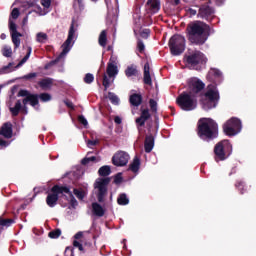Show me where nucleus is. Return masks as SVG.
Listing matches in <instances>:
<instances>
[{
  "instance_id": "49",
  "label": "nucleus",
  "mask_w": 256,
  "mask_h": 256,
  "mask_svg": "<svg viewBox=\"0 0 256 256\" xmlns=\"http://www.w3.org/2000/svg\"><path fill=\"white\" fill-rule=\"evenodd\" d=\"M87 145H88V147H93V146L97 145V140H88Z\"/></svg>"
},
{
  "instance_id": "56",
  "label": "nucleus",
  "mask_w": 256,
  "mask_h": 256,
  "mask_svg": "<svg viewBox=\"0 0 256 256\" xmlns=\"http://www.w3.org/2000/svg\"><path fill=\"white\" fill-rule=\"evenodd\" d=\"M225 0H216L217 5H221Z\"/></svg>"
},
{
  "instance_id": "21",
  "label": "nucleus",
  "mask_w": 256,
  "mask_h": 256,
  "mask_svg": "<svg viewBox=\"0 0 256 256\" xmlns=\"http://www.w3.org/2000/svg\"><path fill=\"white\" fill-rule=\"evenodd\" d=\"M200 17H202V19H205V17H209V15H213V9L209 8L208 5H202L200 10H199V14Z\"/></svg>"
},
{
  "instance_id": "36",
  "label": "nucleus",
  "mask_w": 256,
  "mask_h": 256,
  "mask_svg": "<svg viewBox=\"0 0 256 256\" xmlns=\"http://www.w3.org/2000/svg\"><path fill=\"white\" fill-rule=\"evenodd\" d=\"M74 195H76L78 199H83L87 195V191L74 189Z\"/></svg>"
},
{
  "instance_id": "45",
  "label": "nucleus",
  "mask_w": 256,
  "mask_h": 256,
  "mask_svg": "<svg viewBox=\"0 0 256 256\" xmlns=\"http://www.w3.org/2000/svg\"><path fill=\"white\" fill-rule=\"evenodd\" d=\"M122 181H123V176H121V174H118L115 176L114 182L116 183V185H119V183H121Z\"/></svg>"
},
{
  "instance_id": "57",
  "label": "nucleus",
  "mask_w": 256,
  "mask_h": 256,
  "mask_svg": "<svg viewBox=\"0 0 256 256\" xmlns=\"http://www.w3.org/2000/svg\"><path fill=\"white\" fill-rule=\"evenodd\" d=\"M180 1H181V0H174V2H175L176 5H179Z\"/></svg>"
},
{
  "instance_id": "31",
  "label": "nucleus",
  "mask_w": 256,
  "mask_h": 256,
  "mask_svg": "<svg viewBox=\"0 0 256 256\" xmlns=\"http://www.w3.org/2000/svg\"><path fill=\"white\" fill-rule=\"evenodd\" d=\"M2 55L4 57H11L13 55V49L10 46H4L2 48Z\"/></svg>"
},
{
  "instance_id": "47",
  "label": "nucleus",
  "mask_w": 256,
  "mask_h": 256,
  "mask_svg": "<svg viewBox=\"0 0 256 256\" xmlns=\"http://www.w3.org/2000/svg\"><path fill=\"white\" fill-rule=\"evenodd\" d=\"M149 29H145L141 32V37H143L144 39H147V37H149Z\"/></svg>"
},
{
  "instance_id": "12",
  "label": "nucleus",
  "mask_w": 256,
  "mask_h": 256,
  "mask_svg": "<svg viewBox=\"0 0 256 256\" xmlns=\"http://www.w3.org/2000/svg\"><path fill=\"white\" fill-rule=\"evenodd\" d=\"M74 39H75V28H73V24H72L68 33V38L62 45V52L56 61H59V59H63V57H65V55H67V53L71 51V47H73Z\"/></svg>"
},
{
  "instance_id": "2",
  "label": "nucleus",
  "mask_w": 256,
  "mask_h": 256,
  "mask_svg": "<svg viewBox=\"0 0 256 256\" xmlns=\"http://www.w3.org/2000/svg\"><path fill=\"white\" fill-rule=\"evenodd\" d=\"M207 25L203 22H193L188 27V39L196 45H203L207 41Z\"/></svg>"
},
{
  "instance_id": "44",
  "label": "nucleus",
  "mask_w": 256,
  "mask_h": 256,
  "mask_svg": "<svg viewBox=\"0 0 256 256\" xmlns=\"http://www.w3.org/2000/svg\"><path fill=\"white\" fill-rule=\"evenodd\" d=\"M78 121L84 125V127H87V125H89V123L87 122V119H85L83 116H79Z\"/></svg>"
},
{
  "instance_id": "6",
  "label": "nucleus",
  "mask_w": 256,
  "mask_h": 256,
  "mask_svg": "<svg viewBox=\"0 0 256 256\" xmlns=\"http://www.w3.org/2000/svg\"><path fill=\"white\" fill-rule=\"evenodd\" d=\"M177 103L183 111H193V109L197 107V99H195V95L189 92L182 93L177 98Z\"/></svg>"
},
{
  "instance_id": "58",
  "label": "nucleus",
  "mask_w": 256,
  "mask_h": 256,
  "mask_svg": "<svg viewBox=\"0 0 256 256\" xmlns=\"http://www.w3.org/2000/svg\"><path fill=\"white\" fill-rule=\"evenodd\" d=\"M23 23H24V25H25V23H27V17L24 18Z\"/></svg>"
},
{
  "instance_id": "35",
  "label": "nucleus",
  "mask_w": 256,
  "mask_h": 256,
  "mask_svg": "<svg viewBox=\"0 0 256 256\" xmlns=\"http://www.w3.org/2000/svg\"><path fill=\"white\" fill-rule=\"evenodd\" d=\"M118 204L119 205H128L129 204V199L125 194H122L118 197Z\"/></svg>"
},
{
  "instance_id": "32",
  "label": "nucleus",
  "mask_w": 256,
  "mask_h": 256,
  "mask_svg": "<svg viewBox=\"0 0 256 256\" xmlns=\"http://www.w3.org/2000/svg\"><path fill=\"white\" fill-rule=\"evenodd\" d=\"M36 41L38 43H45L47 41V35L43 32L36 34Z\"/></svg>"
},
{
  "instance_id": "25",
  "label": "nucleus",
  "mask_w": 256,
  "mask_h": 256,
  "mask_svg": "<svg viewBox=\"0 0 256 256\" xmlns=\"http://www.w3.org/2000/svg\"><path fill=\"white\" fill-rule=\"evenodd\" d=\"M41 5L44 7V9L41 10V8H38L37 13L39 15H47V9L51 7V0H41Z\"/></svg>"
},
{
  "instance_id": "39",
  "label": "nucleus",
  "mask_w": 256,
  "mask_h": 256,
  "mask_svg": "<svg viewBox=\"0 0 256 256\" xmlns=\"http://www.w3.org/2000/svg\"><path fill=\"white\" fill-rule=\"evenodd\" d=\"M48 235H49L50 239H57V238L61 237V230L51 231V232H49Z\"/></svg>"
},
{
  "instance_id": "34",
  "label": "nucleus",
  "mask_w": 256,
  "mask_h": 256,
  "mask_svg": "<svg viewBox=\"0 0 256 256\" xmlns=\"http://www.w3.org/2000/svg\"><path fill=\"white\" fill-rule=\"evenodd\" d=\"M108 99L114 105H119V97H117V95H115L114 93H108Z\"/></svg>"
},
{
  "instance_id": "30",
  "label": "nucleus",
  "mask_w": 256,
  "mask_h": 256,
  "mask_svg": "<svg viewBox=\"0 0 256 256\" xmlns=\"http://www.w3.org/2000/svg\"><path fill=\"white\" fill-rule=\"evenodd\" d=\"M99 175L101 177H107V175H111V167L109 166H102L99 171H98Z\"/></svg>"
},
{
  "instance_id": "33",
  "label": "nucleus",
  "mask_w": 256,
  "mask_h": 256,
  "mask_svg": "<svg viewBox=\"0 0 256 256\" xmlns=\"http://www.w3.org/2000/svg\"><path fill=\"white\" fill-rule=\"evenodd\" d=\"M52 81L51 79H44L42 81H40V87H42V89H49V87H51L52 85Z\"/></svg>"
},
{
  "instance_id": "3",
  "label": "nucleus",
  "mask_w": 256,
  "mask_h": 256,
  "mask_svg": "<svg viewBox=\"0 0 256 256\" xmlns=\"http://www.w3.org/2000/svg\"><path fill=\"white\" fill-rule=\"evenodd\" d=\"M198 135L204 141L217 137V123L209 118H203L199 121Z\"/></svg>"
},
{
  "instance_id": "50",
  "label": "nucleus",
  "mask_w": 256,
  "mask_h": 256,
  "mask_svg": "<svg viewBox=\"0 0 256 256\" xmlns=\"http://www.w3.org/2000/svg\"><path fill=\"white\" fill-rule=\"evenodd\" d=\"M114 121H115V123H116L117 125H121V118H120L119 116H116V117L114 118Z\"/></svg>"
},
{
  "instance_id": "52",
  "label": "nucleus",
  "mask_w": 256,
  "mask_h": 256,
  "mask_svg": "<svg viewBox=\"0 0 256 256\" xmlns=\"http://www.w3.org/2000/svg\"><path fill=\"white\" fill-rule=\"evenodd\" d=\"M0 146L7 147V142L0 140Z\"/></svg>"
},
{
  "instance_id": "53",
  "label": "nucleus",
  "mask_w": 256,
  "mask_h": 256,
  "mask_svg": "<svg viewBox=\"0 0 256 256\" xmlns=\"http://www.w3.org/2000/svg\"><path fill=\"white\" fill-rule=\"evenodd\" d=\"M66 105H67V107H70V109H73V103H71V102H66Z\"/></svg>"
},
{
  "instance_id": "16",
  "label": "nucleus",
  "mask_w": 256,
  "mask_h": 256,
  "mask_svg": "<svg viewBox=\"0 0 256 256\" xmlns=\"http://www.w3.org/2000/svg\"><path fill=\"white\" fill-rule=\"evenodd\" d=\"M9 29L11 32L12 43L15 45V49H17L19 45H21V39H19V37H23V35L17 31V24L11 19L9 21Z\"/></svg>"
},
{
  "instance_id": "37",
  "label": "nucleus",
  "mask_w": 256,
  "mask_h": 256,
  "mask_svg": "<svg viewBox=\"0 0 256 256\" xmlns=\"http://www.w3.org/2000/svg\"><path fill=\"white\" fill-rule=\"evenodd\" d=\"M91 161H101V158H97L95 156L87 157L82 160V165H87L88 163H91Z\"/></svg>"
},
{
  "instance_id": "48",
  "label": "nucleus",
  "mask_w": 256,
  "mask_h": 256,
  "mask_svg": "<svg viewBox=\"0 0 256 256\" xmlns=\"http://www.w3.org/2000/svg\"><path fill=\"white\" fill-rule=\"evenodd\" d=\"M138 50L140 51V53H143V51H145V44H143V42H138Z\"/></svg>"
},
{
  "instance_id": "28",
  "label": "nucleus",
  "mask_w": 256,
  "mask_h": 256,
  "mask_svg": "<svg viewBox=\"0 0 256 256\" xmlns=\"http://www.w3.org/2000/svg\"><path fill=\"white\" fill-rule=\"evenodd\" d=\"M98 43L101 47H105L107 45V31L103 30L100 33Z\"/></svg>"
},
{
  "instance_id": "24",
  "label": "nucleus",
  "mask_w": 256,
  "mask_h": 256,
  "mask_svg": "<svg viewBox=\"0 0 256 256\" xmlns=\"http://www.w3.org/2000/svg\"><path fill=\"white\" fill-rule=\"evenodd\" d=\"M154 146H155V142H154L152 136L146 137L145 144H144L145 152L151 153V151H153Z\"/></svg>"
},
{
  "instance_id": "5",
  "label": "nucleus",
  "mask_w": 256,
  "mask_h": 256,
  "mask_svg": "<svg viewBox=\"0 0 256 256\" xmlns=\"http://www.w3.org/2000/svg\"><path fill=\"white\" fill-rule=\"evenodd\" d=\"M63 193H67L69 195L70 203H72V205H77V201L75 200L71 192H69V188L59 187V186H54L52 188V193L48 194L46 198L47 205L49 207H53L54 205H57V200L59 199V195Z\"/></svg>"
},
{
  "instance_id": "41",
  "label": "nucleus",
  "mask_w": 256,
  "mask_h": 256,
  "mask_svg": "<svg viewBox=\"0 0 256 256\" xmlns=\"http://www.w3.org/2000/svg\"><path fill=\"white\" fill-rule=\"evenodd\" d=\"M19 17V9L14 8L11 12V17L9 21H13V19H17Z\"/></svg>"
},
{
  "instance_id": "23",
  "label": "nucleus",
  "mask_w": 256,
  "mask_h": 256,
  "mask_svg": "<svg viewBox=\"0 0 256 256\" xmlns=\"http://www.w3.org/2000/svg\"><path fill=\"white\" fill-rule=\"evenodd\" d=\"M92 211L97 217H103L105 215V208L97 203L92 204Z\"/></svg>"
},
{
  "instance_id": "29",
  "label": "nucleus",
  "mask_w": 256,
  "mask_h": 256,
  "mask_svg": "<svg viewBox=\"0 0 256 256\" xmlns=\"http://www.w3.org/2000/svg\"><path fill=\"white\" fill-rule=\"evenodd\" d=\"M130 103L131 105H134L135 107H139L141 105V95L134 94L130 96Z\"/></svg>"
},
{
  "instance_id": "14",
  "label": "nucleus",
  "mask_w": 256,
  "mask_h": 256,
  "mask_svg": "<svg viewBox=\"0 0 256 256\" xmlns=\"http://www.w3.org/2000/svg\"><path fill=\"white\" fill-rule=\"evenodd\" d=\"M131 157L129 154L125 151H118L116 152L112 157V163L116 167H125L127 163H129V160Z\"/></svg>"
},
{
  "instance_id": "15",
  "label": "nucleus",
  "mask_w": 256,
  "mask_h": 256,
  "mask_svg": "<svg viewBox=\"0 0 256 256\" xmlns=\"http://www.w3.org/2000/svg\"><path fill=\"white\" fill-rule=\"evenodd\" d=\"M204 88L205 84L197 78H191L188 81V93L192 95H197V93H199V91H202V89Z\"/></svg>"
},
{
  "instance_id": "51",
  "label": "nucleus",
  "mask_w": 256,
  "mask_h": 256,
  "mask_svg": "<svg viewBox=\"0 0 256 256\" xmlns=\"http://www.w3.org/2000/svg\"><path fill=\"white\" fill-rule=\"evenodd\" d=\"M33 77H36L35 73H32V74H29V75L25 76L26 79H31Z\"/></svg>"
},
{
  "instance_id": "22",
  "label": "nucleus",
  "mask_w": 256,
  "mask_h": 256,
  "mask_svg": "<svg viewBox=\"0 0 256 256\" xmlns=\"http://www.w3.org/2000/svg\"><path fill=\"white\" fill-rule=\"evenodd\" d=\"M149 63L144 65V83L145 85H153V81L151 80V73L149 72Z\"/></svg>"
},
{
  "instance_id": "40",
  "label": "nucleus",
  "mask_w": 256,
  "mask_h": 256,
  "mask_svg": "<svg viewBox=\"0 0 256 256\" xmlns=\"http://www.w3.org/2000/svg\"><path fill=\"white\" fill-rule=\"evenodd\" d=\"M13 221L11 219H0V225L2 227H10Z\"/></svg>"
},
{
  "instance_id": "55",
  "label": "nucleus",
  "mask_w": 256,
  "mask_h": 256,
  "mask_svg": "<svg viewBox=\"0 0 256 256\" xmlns=\"http://www.w3.org/2000/svg\"><path fill=\"white\" fill-rule=\"evenodd\" d=\"M190 13H191V15H197V11H195L193 9H190Z\"/></svg>"
},
{
  "instance_id": "46",
  "label": "nucleus",
  "mask_w": 256,
  "mask_h": 256,
  "mask_svg": "<svg viewBox=\"0 0 256 256\" xmlns=\"http://www.w3.org/2000/svg\"><path fill=\"white\" fill-rule=\"evenodd\" d=\"M150 107L152 111H157V102H155V100H150Z\"/></svg>"
},
{
  "instance_id": "11",
  "label": "nucleus",
  "mask_w": 256,
  "mask_h": 256,
  "mask_svg": "<svg viewBox=\"0 0 256 256\" xmlns=\"http://www.w3.org/2000/svg\"><path fill=\"white\" fill-rule=\"evenodd\" d=\"M229 149H231V144L229 143V140L219 142L214 149L216 161H225V159H227V151H229Z\"/></svg>"
},
{
  "instance_id": "9",
  "label": "nucleus",
  "mask_w": 256,
  "mask_h": 256,
  "mask_svg": "<svg viewBox=\"0 0 256 256\" xmlns=\"http://www.w3.org/2000/svg\"><path fill=\"white\" fill-rule=\"evenodd\" d=\"M111 180L109 178H98L94 183V189L99 203H103V200L107 196V185Z\"/></svg>"
},
{
  "instance_id": "59",
  "label": "nucleus",
  "mask_w": 256,
  "mask_h": 256,
  "mask_svg": "<svg viewBox=\"0 0 256 256\" xmlns=\"http://www.w3.org/2000/svg\"><path fill=\"white\" fill-rule=\"evenodd\" d=\"M217 73V75H219V72H216Z\"/></svg>"
},
{
  "instance_id": "20",
  "label": "nucleus",
  "mask_w": 256,
  "mask_h": 256,
  "mask_svg": "<svg viewBox=\"0 0 256 256\" xmlns=\"http://www.w3.org/2000/svg\"><path fill=\"white\" fill-rule=\"evenodd\" d=\"M147 7L152 11V13H157L161 9V3L159 0H148Z\"/></svg>"
},
{
  "instance_id": "7",
  "label": "nucleus",
  "mask_w": 256,
  "mask_h": 256,
  "mask_svg": "<svg viewBox=\"0 0 256 256\" xmlns=\"http://www.w3.org/2000/svg\"><path fill=\"white\" fill-rule=\"evenodd\" d=\"M106 73L108 77L106 76V74H104L103 86L105 87V89H109L111 83H113V80L115 79V77H117V74L119 73V70L117 69V62L115 61V59L114 60L113 58L110 59V62L108 63V66H107ZM109 78L112 80H110Z\"/></svg>"
},
{
  "instance_id": "38",
  "label": "nucleus",
  "mask_w": 256,
  "mask_h": 256,
  "mask_svg": "<svg viewBox=\"0 0 256 256\" xmlns=\"http://www.w3.org/2000/svg\"><path fill=\"white\" fill-rule=\"evenodd\" d=\"M29 57H31V47L28 48V53L26 54V56L19 62L17 67H21V65H23L24 63H27V61L29 60Z\"/></svg>"
},
{
  "instance_id": "13",
  "label": "nucleus",
  "mask_w": 256,
  "mask_h": 256,
  "mask_svg": "<svg viewBox=\"0 0 256 256\" xmlns=\"http://www.w3.org/2000/svg\"><path fill=\"white\" fill-rule=\"evenodd\" d=\"M186 61L188 65L195 68L197 65H203V63H207V58L200 51H194L186 56Z\"/></svg>"
},
{
  "instance_id": "43",
  "label": "nucleus",
  "mask_w": 256,
  "mask_h": 256,
  "mask_svg": "<svg viewBox=\"0 0 256 256\" xmlns=\"http://www.w3.org/2000/svg\"><path fill=\"white\" fill-rule=\"evenodd\" d=\"M40 99L41 101H51V95H49L48 93H43L40 95Z\"/></svg>"
},
{
  "instance_id": "8",
  "label": "nucleus",
  "mask_w": 256,
  "mask_h": 256,
  "mask_svg": "<svg viewBox=\"0 0 256 256\" xmlns=\"http://www.w3.org/2000/svg\"><path fill=\"white\" fill-rule=\"evenodd\" d=\"M169 47L172 55H181L185 51V37L174 35L169 41Z\"/></svg>"
},
{
  "instance_id": "27",
  "label": "nucleus",
  "mask_w": 256,
  "mask_h": 256,
  "mask_svg": "<svg viewBox=\"0 0 256 256\" xmlns=\"http://www.w3.org/2000/svg\"><path fill=\"white\" fill-rule=\"evenodd\" d=\"M137 67L132 65L128 66L127 69L125 70V75L126 77H137Z\"/></svg>"
},
{
  "instance_id": "10",
  "label": "nucleus",
  "mask_w": 256,
  "mask_h": 256,
  "mask_svg": "<svg viewBox=\"0 0 256 256\" xmlns=\"http://www.w3.org/2000/svg\"><path fill=\"white\" fill-rule=\"evenodd\" d=\"M223 129L226 135L233 137L241 132V120L232 118L224 124Z\"/></svg>"
},
{
  "instance_id": "60",
  "label": "nucleus",
  "mask_w": 256,
  "mask_h": 256,
  "mask_svg": "<svg viewBox=\"0 0 256 256\" xmlns=\"http://www.w3.org/2000/svg\"><path fill=\"white\" fill-rule=\"evenodd\" d=\"M78 2H81V0H78Z\"/></svg>"
},
{
  "instance_id": "17",
  "label": "nucleus",
  "mask_w": 256,
  "mask_h": 256,
  "mask_svg": "<svg viewBox=\"0 0 256 256\" xmlns=\"http://www.w3.org/2000/svg\"><path fill=\"white\" fill-rule=\"evenodd\" d=\"M0 135L6 139H11L13 137V125L10 122H6L0 128Z\"/></svg>"
},
{
  "instance_id": "19",
  "label": "nucleus",
  "mask_w": 256,
  "mask_h": 256,
  "mask_svg": "<svg viewBox=\"0 0 256 256\" xmlns=\"http://www.w3.org/2000/svg\"><path fill=\"white\" fill-rule=\"evenodd\" d=\"M150 117H151V114H149V110L147 109L142 110L141 116L136 119L137 125H139L140 127H143V125H145V121H147V119H149Z\"/></svg>"
},
{
  "instance_id": "1",
  "label": "nucleus",
  "mask_w": 256,
  "mask_h": 256,
  "mask_svg": "<svg viewBox=\"0 0 256 256\" xmlns=\"http://www.w3.org/2000/svg\"><path fill=\"white\" fill-rule=\"evenodd\" d=\"M18 97H25L22 101L23 103V107H21V100H18L15 103L14 107L10 108V111L12 113V115L17 116L19 115V111H21L22 113H24V115H27L28 111H27V104L30 103V105L32 107H35L36 105H39V98L37 95L35 94H31L29 93V91L27 90H20L18 92Z\"/></svg>"
},
{
  "instance_id": "26",
  "label": "nucleus",
  "mask_w": 256,
  "mask_h": 256,
  "mask_svg": "<svg viewBox=\"0 0 256 256\" xmlns=\"http://www.w3.org/2000/svg\"><path fill=\"white\" fill-rule=\"evenodd\" d=\"M141 166V161L138 157H134L132 163L130 164V171L133 173H137L139 171V167Z\"/></svg>"
},
{
  "instance_id": "4",
  "label": "nucleus",
  "mask_w": 256,
  "mask_h": 256,
  "mask_svg": "<svg viewBox=\"0 0 256 256\" xmlns=\"http://www.w3.org/2000/svg\"><path fill=\"white\" fill-rule=\"evenodd\" d=\"M219 103V91L216 85H209L207 87L206 93L202 96L201 104L203 109L206 111L209 109H214Z\"/></svg>"
},
{
  "instance_id": "18",
  "label": "nucleus",
  "mask_w": 256,
  "mask_h": 256,
  "mask_svg": "<svg viewBox=\"0 0 256 256\" xmlns=\"http://www.w3.org/2000/svg\"><path fill=\"white\" fill-rule=\"evenodd\" d=\"M85 233L87 232H78L74 236L75 240L73 242V245L74 247H77L79 251H83V244H81V242L83 241V239H85Z\"/></svg>"
},
{
  "instance_id": "61",
  "label": "nucleus",
  "mask_w": 256,
  "mask_h": 256,
  "mask_svg": "<svg viewBox=\"0 0 256 256\" xmlns=\"http://www.w3.org/2000/svg\"><path fill=\"white\" fill-rule=\"evenodd\" d=\"M92 1H97V0H92Z\"/></svg>"
},
{
  "instance_id": "54",
  "label": "nucleus",
  "mask_w": 256,
  "mask_h": 256,
  "mask_svg": "<svg viewBox=\"0 0 256 256\" xmlns=\"http://www.w3.org/2000/svg\"><path fill=\"white\" fill-rule=\"evenodd\" d=\"M0 39H2V40L7 39V35H5V34H1V35H0Z\"/></svg>"
},
{
  "instance_id": "42",
  "label": "nucleus",
  "mask_w": 256,
  "mask_h": 256,
  "mask_svg": "<svg viewBox=\"0 0 256 256\" xmlns=\"http://www.w3.org/2000/svg\"><path fill=\"white\" fill-rule=\"evenodd\" d=\"M94 80L95 77L91 73L86 74V76L84 77V81L88 84L93 83Z\"/></svg>"
}]
</instances>
